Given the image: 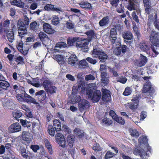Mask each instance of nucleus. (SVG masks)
I'll return each mask as SVG.
<instances>
[{"label": "nucleus", "mask_w": 159, "mask_h": 159, "mask_svg": "<svg viewBox=\"0 0 159 159\" xmlns=\"http://www.w3.org/2000/svg\"><path fill=\"white\" fill-rule=\"evenodd\" d=\"M89 87L87 91V94L88 97L92 99L94 102H97L100 99L101 97V92L100 90H97L94 93L93 90L97 89L96 84L95 83H91L89 84Z\"/></svg>", "instance_id": "nucleus-1"}, {"label": "nucleus", "mask_w": 159, "mask_h": 159, "mask_svg": "<svg viewBox=\"0 0 159 159\" xmlns=\"http://www.w3.org/2000/svg\"><path fill=\"white\" fill-rule=\"evenodd\" d=\"M93 54L95 55L96 57H98L100 60L103 62H104L108 57L106 54L99 48H94L93 50Z\"/></svg>", "instance_id": "nucleus-2"}, {"label": "nucleus", "mask_w": 159, "mask_h": 159, "mask_svg": "<svg viewBox=\"0 0 159 159\" xmlns=\"http://www.w3.org/2000/svg\"><path fill=\"white\" fill-rule=\"evenodd\" d=\"M150 40L154 45L156 47H158L159 46V33H155V31H152L150 35Z\"/></svg>", "instance_id": "nucleus-3"}, {"label": "nucleus", "mask_w": 159, "mask_h": 159, "mask_svg": "<svg viewBox=\"0 0 159 159\" xmlns=\"http://www.w3.org/2000/svg\"><path fill=\"white\" fill-rule=\"evenodd\" d=\"M56 140L59 145L63 148L66 147V141L63 135L61 133H57L55 136Z\"/></svg>", "instance_id": "nucleus-4"}, {"label": "nucleus", "mask_w": 159, "mask_h": 159, "mask_svg": "<svg viewBox=\"0 0 159 159\" xmlns=\"http://www.w3.org/2000/svg\"><path fill=\"white\" fill-rule=\"evenodd\" d=\"M21 129V127L18 123H15L12 124L9 129V131L11 133L19 132Z\"/></svg>", "instance_id": "nucleus-5"}, {"label": "nucleus", "mask_w": 159, "mask_h": 159, "mask_svg": "<svg viewBox=\"0 0 159 159\" xmlns=\"http://www.w3.org/2000/svg\"><path fill=\"white\" fill-rule=\"evenodd\" d=\"M148 152H146L144 151V150L141 148L135 149L134 152V153L136 155H139L142 158H146V156L148 157V154L147 153Z\"/></svg>", "instance_id": "nucleus-6"}, {"label": "nucleus", "mask_w": 159, "mask_h": 159, "mask_svg": "<svg viewBox=\"0 0 159 159\" xmlns=\"http://www.w3.org/2000/svg\"><path fill=\"white\" fill-rule=\"evenodd\" d=\"M45 10L50 11H56L57 12L60 13V12H62V10L60 8L54 7V6L51 4H47L44 7Z\"/></svg>", "instance_id": "nucleus-7"}, {"label": "nucleus", "mask_w": 159, "mask_h": 159, "mask_svg": "<svg viewBox=\"0 0 159 159\" xmlns=\"http://www.w3.org/2000/svg\"><path fill=\"white\" fill-rule=\"evenodd\" d=\"M89 102L83 99L79 101L78 105L80 111H82L83 110L88 108L89 106Z\"/></svg>", "instance_id": "nucleus-8"}, {"label": "nucleus", "mask_w": 159, "mask_h": 159, "mask_svg": "<svg viewBox=\"0 0 159 159\" xmlns=\"http://www.w3.org/2000/svg\"><path fill=\"white\" fill-rule=\"evenodd\" d=\"M1 101L2 102L3 106L5 108L11 109V107H13L14 106V103L9 99L2 98Z\"/></svg>", "instance_id": "nucleus-9"}, {"label": "nucleus", "mask_w": 159, "mask_h": 159, "mask_svg": "<svg viewBox=\"0 0 159 159\" xmlns=\"http://www.w3.org/2000/svg\"><path fill=\"white\" fill-rule=\"evenodd\" d=\"M43 28L44 31L48 34H52L54 32V30L51 25L47 23H45L43 24Z\"/></svg>", "instance_id": "nucleus-10"}, {"label": "nucleus", "mask_w": 159, "mask_h": 159, "mask_svg": "<svg viewBox=\"0 0 159 159\" xmlns=\"http://www.w3.org/2000/svg\"><path fill=\"white\" fill-rule=\"evenodd\" d=\"M110 23L109 17L107 16L104 17L99 22L98 24L100 26L105 27L107 26Z\"/></svg>", "instance_id": "nucleus-11"}, {"label": "nucleus", "mask_w": 159, "mask_h": 159, "mask_svg": "<svg viewBox=\"0 0 159 159\" xmlns=\"http://www.w3.org/2000/svg\"><path fill=\"white\" fill-rule=\"evenodd\" d=\"M75 137L73 135H69L67 137V141L69 147L72 148L74 146L75 141Z\"/></svg>", "instance_id": "nucleus-12"}, {"label": "nucleus", "mask_w": 159, "mask_h": 159, "mask_svg": "<svg viewBox=\"0 0 159 159\" xmlns=\"http://www.w3.org/2000/svg\"><path fill=\"white\" fill-rule=\"evenodd\" d=\"M35 95L38 96V99L40 101L44 100L46 97V93L43 90H41L36 92Z\"/></svg>", "instance_id": "nucleus-13"}, {"label": "nucleus", "mask_w": 159, "mask_h": 159, "mask_svg": "<svg viewBox=\"0 0 159 159\" xmlns=\"http://www.w3.org/2000/svg\"><path fill=\"white\" fill-rule=\"evenodd\" d=\"M76 56L75 54H71L69 57L68 62L71 66H75L77 61Z\"/></svg>", "instance_id": "nucleus-14"}, {"label": "nucleus", "mask_w": 159, "mask_h": 159, "mask_svg": "<svg viewBox=\"0 0 159 159\" xmlns=\"http://www.w3.org/2000/svg\"><path fill=\"white\" fill-rule=\"evenodd\" d=\"M147 60V58L146 57L141 55L140 60L137 61L136 62L138 66L141 67L145 65Z\"/></svg>", "instance_id": "nucleus-15"}, {"label": "nucleus", "mask_w": 159, "mask_h": 159, "mask_svg": "<svg viewBox=\"0 0 159 159\" xmlns=\"http://www.w3.org/2000/svg\"><path fill=\"white\" fill-rule=\"evenodd\" d=\"M24 102L27 103H32L35 104H37L38 102L36 100L30 96L26 93Z\"/></svg>", "instance_id": "nucleus-16"}, {"label": "nucleus", "mask_w": 159, "mask_h": 159, "mask_svg": "<svg viewBox=\"0 0 159 159\" xmlns=\"http://www.w3.org/2000/svg\"><path fill=\"white\" fill-rule=\"evenodd\" d=\"M110 41L112 43L113 48H115V47H120L121 46V44L120 41L117 39V37L116 38L110 39Z\"/></svg>", "instance_id": "nucleus-17"}, {"label": "nucleus", "mask_w": 159, "mask_h": 159, "mask_svg": "<svg viewBox=\"0 0 159 159\" xmlns=\"http://www.w3.org/2000/svg\"><path fill=\"white\" fill-rule=\"evenodd\" d=\"M73 132L74 134L79 138H82L84 135L83 131L79 128H75L74 129Z\"/></svg>", "instance_id": "nucleus-18"}, {"label": "nucleus", "mask_w": 159, "mask_h": 159, "mask_svg": "<svg viewBox=\"0 0 159 159\" xmlns=\"http://www.w3.org/2000/svg\"><path fill=\"white\" fill-rule=\"evenodd\" d=\"M52 84V82L50 80L47 78L44 80L42 84L45 90L47 89L51 86Z\"/></svg>", "instance_id": "nucleus-19"}, {"label": "nucleus", "mask_w": 159, "mask_h": 159, "mask_svg": "<svg viewBox=\"0 0 159 159\" xmlns=\"http://www.w3.org/2000/svg\"><path fill=\"white\" fill-rule=\"evenodd\" d=\"M151 88V83L150 82H147L144 84L143 87L142 89V91L144 93L148 92Z\"/></svg>", "instance_id": "nucleus-20"}, {"label": "nucleus", "mask_w": 159, "mask_h": 159, "mask_svg": "<svg viewBox=\"0 0 159 159\" xmlns=\"http://www.w3.org/2000/svg\"><path fill=\"white\" fill-rule=\"evenodd\" d=\"M66 46V44L63 42H60L57 43L54 47V51L55 52H59L60 50L59 48H64Z\"/></svg>", "instance_id": "nucleus-21"}, {"label": "nucleus", "mask_w": 159, "mask_h": 159, "mask_svg": "<svg viewBox=\"0 0 159 159\" xmlns=\"http://www.w3.org/2000/svg\"><path fill=\"white\" fill-rule=\"evenodd\" d=\"M12 5L16 6L20 8H23L24 6V3L20 0H13L11 2Z\"/></svg>", "instance_id": "nucleus-22"}, {"label": "nucleus", "mask_w": 159, "mask_h": 159, "mask_svg": "<svg viewBox=\"0 0 159 159\" xmlns=\"http://www.w3.org/2000/svg\"><path fill=\"white\" fill-rule=\"evenodd\" d=\"M10 86V84L8 82L4 80H0V88L7 90Z\"/></svg>", "instance_id": "nucleus-23"}, {"label": "nucleus", "mask_w": 159, "mask_h": 159, "mask_svg": "<svg viewBox=\"0 0 159 159\" xmlns=\"http://www.w3.org/2000/svg\"><path fill=\"white\" fill-rule=\"evenodd\" d=\"M134 1V0H129V4L127 6V8L130 11L134 10L137 9V7L133 2Z\"/></svg>", "instance_id": "nucleus-24"}, {"label": "nucleus", "mask_w": 159, "mask_h": 159, "mask_svg": "<svg viewBox=\"0 0 159 159\" xmlns=\"http://www.w3.org/2000/svg\"><path fill=\"white\" fill-rule=\"evenodd\" d=\"M138 142L140 145L144 144L147 146L148 144V139L146 136H142L138 139Z\"/></svg>", "instance_id": "nucleus-25"}, {"label": "nucleus", "mask_w": 159, "mask_h": 159, "mask_svg": "<svg viewBox=\"0 0 159 159\" xmlns=\"http://www.w3.org/2000/svg\"><path fill=\"white\" fill-rule=\"evenodd\" d=\"M30 28L31 30L36 31L39 28V24L36 21L32 22L30 25Z\"/></svg>", "instance_id": "nucleus-26"}, {"label": "nucleus", "mask_w": 159, "mask_h": 159, "mask_svg": "<svg viewBox=\"0 0 159 159\" xmlns=\"http://www.w3.org/2000/svg\"><path fill=\"white\" fill-rule=\"evenodd\" d=\"M53 125L57 131L61 130V125L59 121L57 120H55L53 121Z\"/></svg>", "instance_id": "nucleus-27"}, {"label": "nucleus", "mask_w": 159, "mask_h": 159, "mask_svg": "<svg viewBox=\"0 0 159 159\" xmlns=\"http://www.w3.org/2000/svg\"><path fill=\"white\" fill-rule=\"evenodd\" d=\"M80 7L82 8H85L88 9H92L91 4L87 2H81L80 4Z\"/></svg>", "instance_id": "nucleus-28"}, {"label": "nucleus", "mask_w": 159, "mask_h": 159, "mask_svg": "<svg viewBox=\"0 0 159 159\" xmlns=\"http://www.w3.org/2000/svg\"><path fill=\"white\" fill-rule=\"evenodd\" d=\"M110 39L117 37V33L115 27L111 28L110 30Z\"/></svg>", "instance_id": "nucleus-29"}, {"label": "nucleus", "mask_w": 159, "mask_h": 159, "mask_svg": "<svg viewBox=\"0 0 159 159\" xmlns=\"http://www.w3.org/2000/svg\"><path fill=\"white\" fill-rule=\"evenodd\" d=\"M123 37L124 39L131 40L133 39V36L132 33L129 31L125 32L123 35Z\"/></svg>", "instance_id": "nucleus-30"}, {"label": "nucleus", "mask_w": 159, "mask_h": 159, "mask_svg": "<svg viewBox=\"0 0 159 159\" xmlns=\"http://www.w3.org/2000/svg\"><path fill=\"white\" fill-rule=\"evenodd\" d=\"M7 37L8 41L12 43L14 40V35L12 31H8L7 34Z\"/></svg>", "instance_id": "nucleus-31"}, {"label": "nucleus", "mask_w": 159, "mask_h": 159, "mask_svg": "<svg viewBox=\"0 0 159 159\" xmlns=\"http://www.w3.org/2000/svg\"><path fill=\"white\" fill-rule=\"evenodd\" d=\"M139 47L144 52H147L149 49V47L144 42L140 43L139 44Z\"/></svg>", "instance_id": "nucleus-32"}, {"label": "nucleus", "mask_w": 159, "mask_h": 159, "mask_svg": "<svg viewBox=\"0 0 159 159\" xmlns=\"http://www.w3.org/2000/svg\"><path fill=\"white\" fill-rule=\"evenodd\" d=\"M54 58L57 60L59 64L64 62V57L61 55H56L54 56Z\"/></svg>", "instance_id": "nucleus-33"}, {"label": "nucleus", "mask_w": 159, "mask_h": 159, "mask_svg": "<svg viewBox=\"0 0 159 159\" xmlns=\"http://www.w3.org/2000/svg\"><path fill=\"white\" fill-rule=\"evenodd\" d=\"M79 66L81 68H84L88 67V64L86 61L83 60L79 62Z\"/></svg>", "instance_id": "nucleus-34"}, {"label": "nucleus", "mask_w": 159, "mask_h": 159, "mask_svg": "<svg viewBox=\"0 0 159 159\" xmlns=\"http://www.w3.org/2000/svg\"><path fill=\"white\" fill-rule=\"evenodd\" d=\"M52 23L53 25H57L60 23L59 18L56 15H53L52 16Z\"/></svg>", "instance_id": "nucleus-35"}, {"label": "nucleus", "mask_w": 159, "mask_h": 159, "mask_svg": "<svg viewBox=\"0 0 159 159\" xmlns=\"http://www.w3.org/2000/svg\"><path fill=\"white\" fill-rule=\"evenodd\" d=\"M57 88L56 87L52 86L48 87V89L45 90L47 93H50L51 94L55 93L56 92Z\"/></svg>", "instance_id": "nucleus-36"}, {"label": "nucleus", "mask_w": 159, "mask_h": 159, "mask_svg": "<svg viewBox=\"0 0 159 159\" xmlns=\"http://www.w3.org/2000/svg\"><path fill=\"white\" fill-rule=\"evenodd\" d=\"M26 93L17 94L16 98L17 100L19 102H23L25 101Z\"/></svg>", "instance_id": "nucleus-37"}, {"label": "nucleus", "mask_w": 159, "mask_h": 159, "mask_svg": "<svg viewBox=\"0 0 159 159\" xmlns=\"http://www.w3.org/2000/svg\"><path fill=\"white\" fill-rule=\"evenodd\" d=\"M19 36L22 37V35L27 33V31L25 27L18 29Z\"/></svg>", "instance_id": "nucleus-38"}, {"label": "nucleus", "mask_w": 159, "mask_h": 159, "mask_svg": "<svg viewBox=\"0 0 159 159\" xmlns=\"http://www.w3.org/2000/svg\"><path fill=\"white\" fill-rule=\"evenodd\" d=\"M84 43L82 45L83 46V50L84 52H87L89 50L88 45L89 43V41L84 39L83 40V43Z\"/></svg>", "instance_id": "nucleus-39"}, {"label": "nucleus", "mask_w": 159, "mask_h": 159, "mask_svg": "<svg viewBox=\"0 0 159 159\" xmlns=\"http://www.w3.org/2000/svg\"><path fill=\"white\" fill-rule=\"evenodd\" d=\"M140 98V96L139 95H136L134 96L133 98L131 99V101L135 104L138 105L139 100Z\"/></svg>", "instance_id": "nucleus-40"}, {"label": "nucleus", "mask_w": 159, "mask_h": 159, "mask_svg": "<svg viewBox=\"0 0 159 159\" xmlns=\"http://www.w3.org/2000/svg\"><path fill=\"white\" fill-rule=\"evenodd\" d=\"M20 122L22 125L25 127L26 126L27 127H28L30 126V122L26 120H20Z\"/></svg>", "instance_id": "nucleus-41"}, {"label": "nucleus", "mask_w": 159, "mask_h": 159, "mask_svg": "<svg viewBox=\"0 0 159 159\" xmlns=\"http://www.w3.org/2000/svg\"><path fill=\"white\" fill-rule=\"evenodd\" d=\"M111 96L110 94H107L102 95V99L103 101L106 102H108L111 99Z\"/></svg>", "instance_id": "nucleus-42"}, {"label": "nucleus", "mask_w": 159, "mask_h": 159, "mask_svg": "<svg viewBox=\"0 0 159 159\" xmlns=\"http://www.w3.org/2000/svg\"><path fill=\"white\" fill-rule=\"evenodd\" d=\"M48 131L49 134L51 136H54L55 134V131L53 126L51 125H49L48 127Z\"/></svg>", "instance_id": "nucleus-43"}, {"label": "nucleus", "mask_w": 159, "mask_h": 159, "mask_svg": "<svg viewBox=\"0 0 159 159\" xmlns=\"http://www.w3.org/2000/svg\"><path fill=\"white\" fill-rule=\"evenodd\" d=\"M131 135L133 136L137 137L139 136V132L135 129H131L130 131Z\"/></svg>", "instance_id": "nucleus-44"}, {"label": "nucleus", "mask_w": 159, "mask_h": 159, "mask_svg": "<svg viewBox=\"0 0 159 159\" xmlns=\"http://www.w3.org/2000/svg\"><path fill=\"white\" fill-rule=\"evenodd\" d=\"M116 81L121 83L122 84H125L127 80V78L121 76V77H118L116 79Z\"/></svg>", "instance_id": "nucleus-45"}, {"label": "nucleus", "mask_w": 159, "mask_h": 159, "mask_svg": "<svg viewBox=\"0 0 159 159\" xmlns=\"http://www.w3.org/2000/svg\"><path fill=\"white\" fill-rule=\"evenodd\" d=\"M113 52L116 55H119L121 53V46L120 47H115V48H113Z\"/></svg>", "instance_id": "nucleus-46"}, {"label": "nucleus", "mask_w": 159, "mask_h": 159, "mask_svg": "<svg viewBox=\"0 0 159 159\" xmlns=\"http://www.w3.org/2000/svg\"><path fill=\"white\" fill-rule=\"evenodd\" d=\"M132 91L130 88L127 87L125 88V91L123 93V94L125 96L129 95L131 93Z\"/></svg>", "instance_id": "nucleus-47"}, {"label": "nucleus", "mask_w": 159, "mask_h": 159, "mask_svg": "<svg viewBox=\"0 0 159 159\" xmlns=\"http://www.w3.org/2000/svg\"><path fill=\"white\" fill-rule=\"evenodd\" d=\"M102 122L107 125H109L111 124L112 123V121L110 119L105 118L102 120Z\"/></svg>", "instance_id": "nucleus-48"}, {"label": "nucleus", "mask_w": 159, "mask_h": 159, "mask_svg": "<svg viewBox=\"0 0 159 159\" xmlns=\"http://www.w3.org/2000/svg\"><path fill=\"white\" fill-rule=\"evenodd\" d=\"M25 25L24 22L22 21L21 20H19L17 23V27L18 29L20 28V29L21 28H23L25 27Z\"/></svg>", "instance_id": "nucleus-49"}, {"label": "nucleus", "mask_w": 159, "mask_h": 159, "mask_svg": "<svg viewBox=\"0 0 159 159\" xmlns=\"http://www.w3.org/2000/svg\"><path fill=\"white\" fill-rule=\"evenodd\" d=\"M62 130L67 134L71 133V131L66 125H63L62 127Z\"/></svg>", "instance_id": "nucleus-50"}, {"label": "nucleus", "mask_w": 159, "mask_h": 159, "mask_svg": "<svg viewBox=\"0 0 159 159\" xmlns=\"http://www.w3.org/2000/svg\"><path fill=\"white\" fill-rule=\"evenodd\" d=\"M114 155L113 153L109 151L107 152L105 155V159H109L110 158L113 157Z\"/></svg>", "instance_id": "nucleus-51"}, {"label": "nucleus", "mask_w": 159, "mask_h": 159, "mask_svg": "<svg viewBox=\"0 0 159 159\" xmlns=\"http://www.w3.org/2000/svg\"><path fill=\"white\" fill-rule=\"evenodd\" d=\"M81 39H80L76 43V46L77 48H81L82 50H83V46L82 44L84 43H83V40H81Z\"/></svg>", "instance_id": "nucleus-52"}, {"label": "nucleus", "mask_w": 159, "mask_h": 159, "mask_svg": "<svg viewBox=\"0 0 159 159\" xmlns=\"http://www.w3.org/2000/svg\"><path fill=\"white\" fill-rule=\"evenodd\" d=\"M95 77L91 74H89L85 76V80L86 81L90 80H94L95 79Z\"/></svg>", "instance_id": "nucleus-53"}, {"label": "nucleus", "mask_w": 159, "mask_h": 159, "mask_svg": "<svg viewBox=\"0 0 159 159\" xmlns=\"http://www.w3.org/2000/svg\"><path fill=\"white\" fill-rule=\"evenodd\" d=\"M116 118V119H115L114 120L118 123L122 125H123L124 124L125 121L122 117H119L117 116Z\"/></svg>", "instance_id": "nucleus-54"}, {"label": "nucleus", "mask_w": 159, "mask_h": 159, "mask_svg": "<svg viewBox=\"0 0 159 159\" xmlns=\"http://www.w3.org/2000/svg\"><path fill=\"white\" fill-rule=\"evenodd\" d=\"M130 118L132 121L136 125H137L138 123L140 122L139 120H140L139 119V118L138 117L132 116Z\"/></svg>", "instance_id": "nucleus-55"}, {"label": "nucleus", "mask_w": 159, "mask_h": 159, "mask_svg": "<svg viewBox=\"0 0 159 159\" xmlns=\"http://www.w3.org/2000/svg\"><path fill=\"white\" fill-rule=\"evenodd\" d=\"M129 108L132 110H135L138 107V105L135 104V103H129Z\"/></svg>", "instance_id": "nucleus-56"}, {"label": "nucleus", "mask_w": 159, "mask_h": 159, "mask_svg": "<svg viewBox=\"0 0 159 159\" xmlns=\"http://www.w3.org/2000/svg\"><path fill=\"white\" fill-rule=\"evenodd\" d=\"M39 38L42 41H43L45 37H46V34L43 32H41L39 34Z\"/></svg>", "instance_id": "nucleus-57"}, {"label": "nucleus", "mask_w": 159, "mask_h": 159, "mask_svg": "<svg viewBox=\"0 0 159 159\" xmlns=\"http://www.w3.org/2000/svg\"><path fill=\"white\" fill-rule=\"evenodd\" d=\"M13 116L17 120L21 116V114L20 112H15L13 113Z\"/></svg>", "instance_id": "nucleus-58"}, {"label": "nucleus", "mask_w": 159, "mask_h": 159, "mask_svg": "<svg viewBox=\"0 0 159 159\" xmlns=\"http://www.w3.org/2000/svg\"><path fill=\"white\" fill-rule=\"evenodd\" d=\"M101 79L106 78H109V75L107 72V71H103L101 72V74L100 75Z\"/></svg>", "instance_id": "nucleus-59"}, {"label": "nucleus", "mask_w": 159, "mask_h": 159, "mask_svg": "<svg viewBox=\"0 0 159 159\" xmlns=\"http://www.w3.org/2000/svg\"><path fill=\"white\" fill-rule=\"evenodd\" d=\"M30 148L34 152H37V150L39 149V147L38 145H31L30 146Z\"/></svg>", "instance_id": "nucleus-60"}, {"label": "nucleus", "mask_w": 159, "mask_h": 159, "mask_svg": "<svg viewBox=\"0 0 159 159\" xmlns=\"http://www.w3.org/2000/svg\"><path fill=\"white\" fill-rule=\"evenodd\" d=\"M109 78H104V79H101L102 83L104 85H107L108 84L109 82Z\"/></svg>", "instance_id": "nucleus-61"}, {"label": "nucleus", "mask_w": 159, "mask_h": 159, "mask_svg": "<svg viewBox=\"0 0 159 159\" xmlns=\"http://www.w3.org/2000/svg\"><path fill=\"white\" fill-rule=\"evenodd\" d=\"M144 7H151V2L150 0H143Z\"/></svg>", "instance_id": "nucleus-62"}, {"label": "nucleus", "mask_w": 159, "mask_h": 159, "mask_svg": "<svg viewBox=\"0 0 159 159\" xmlns=\"http://www.w3.org/2000/svg\"><path fill=\"white\" fill-rule=\"evenodd\" d=\"M86 59L89 62L93 64H95L97 63V61L96 60L93 59L90 57H87Z\"/></svg>", "instance_id": "nucleus-63"}, {"label": "nucleus", "mask_w": 159, "mask_h": 159, "mask_svg": "<svg viewBox=\"0 0 159 159\" xmlns=\"http://www.w3.org/2000/svg\"><path fill=\"white\" fill-rule=\"evenodd\" d=\"M147 116V113L145 111H142L141 113L140 120H143Z\"/></svg>", "instance_id": "nucleus-64"}]
</instances>
